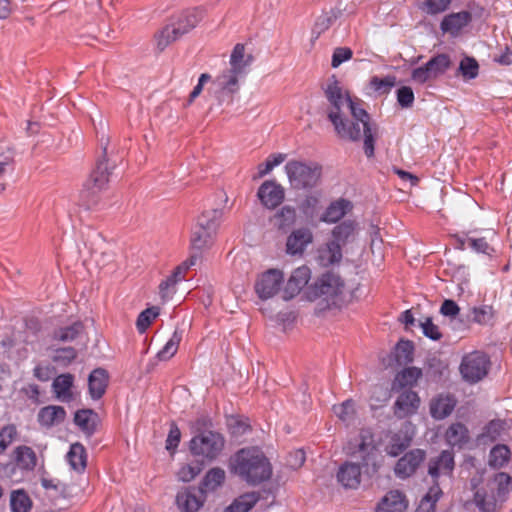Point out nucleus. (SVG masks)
Instances as JSON below:
<instances>
[{"label": "nucleus", "instance_id": "obj_20", "mask_svg": "<svg viewBox=\"0 0 512 512\" xmlns=\"http://www.w3.org/2000/svg\"><path fill=\"white\" fill-rule=\"evenodd\" d=\"M406 508L407 501L404 494L398 490H392L383 497L376 512H404Z\"/></svg>", "mask_w": 512, "mask_h": 512}, {"label": "nucleus", "instance_id": "obj_22", "mask_svg": "<svg viewBox=\"0 0 512 512\" xmlns=\"http://www.w3.org/2000/svg\"><path fill=\"white\" fill-rule=\"evenodd\" d=\"M254 58L252 54L245 53V46L242 43H237L230 55V68L234 72L244 75L248 67L252 64Z\"/></svg>", "mask_w": 512, "mask_h": 512}, {"label": "nucleus", "instance_id": "obj_30", "mask_svg": "<svg viewBox=\"0 0 512 512\" xmlns=\"http://www.w3.org/2000/svg\"><path fill=\"white\" fill-rule=\"evenodd\" d=\"M66 412L63 407L50 405L40 409L38 413V422L42 426L51 427L64 421Z\"/></svg>", "mask_w": 512, "mask_h": 512}, {"label": "nucleus", "instance_id": "obj_18", "mask_svg": "<svg viewBox=\"0 0 512 512\" xmlns=\"http://www.w3.org/2000/svg\"><path fill=\"white\" fill-rule=\"evenodd\" d=\"M470 21L471 14L468 11L451 13L443 18L440 28L444 33H449L455 36L462 28L467 26Z\"/></svg>", "mask_w": 512, "mask_h": 512}, {"label": "nucleus", "instance_id": "obj_15", "mask_svg": "<svg viewBox=\"0 0 512 512\" xmlns=\"http://www.w3.org/2000/svg\"><path fill=\"white\" fill-rule=\"evenodd\" d=\"M241 76V74L228 69L216 78L214 85L220 102L225 100L226 95L229 96L230 101L232 100L231 95L238 91V79Z\"/></svg>", "mask_w": 512, "mask_h": 512}, {"label": "nucleus", "instance_id": "obj_59", "mask_svg": "<svg viewBox=\"0 0 512 512\" xmlns=\"http://www.w3.org/2000/svg\"><path fill=\"white\" fill-rule=\"evenodd\" d=\"M202 470L199 463L183 465L178 471V478L183 482L192 481Z\"/></svg>", "mask_w": 512, "mask_h": 512}, {"label": "nucleus", "instance_id": "obj_27", "mask_svg": "<svg viewBox=\"0 0 512 512\" xmlns=\"http://www.w3.org/2000/svg\"><path fill=\"white\" fill-rule=\"evenodd\" d=\"M506 433V423L502 420H492L484 428L477 440L480 444L487 445L501 439Z\"/></svg>", "mask_w": 512, "mask_h": 512}, {"label": "nucleus", "instance_id": "obj_14", "mask_svg": "<svg viewBox=\"0 0 512 512\" xmlns=\"http://www.w3.org/2000/svg\"><path fill=\"white\" fill-rule=\"evenodd\" d=\"M454 464V455L447 450L442 451L437 457L430 459L428 474L435 482V485L440 476H450L452 474Z\"/></svg>", "mask_w": 512, "mask_h": 512}, {"label": "nucleus", "instance_id": "obj_13", "mask_svg": "<svg viewBox=\"0 0 512 512\" xmlns=\"http://www.w3.org/2000/svg\"><path fill=\"white\" fill-rule=\"evenodd\" d=\"M311 277L310 269L303 265L296 268L287 280L283 290L284 300H290L298 295L301 290L308 284Z\"/></svg>", "mask_w": 512, "mask_h": 512}, {"label": "nucleus", "instance_id": "obj_11", "mask_svg": "<svg viewBox=\"0 0 512 512\" xmlns=\"http://www.w3.org/2000/svg\"><path fill=\"white\" fill-rule=\"evenodd\" d=\"M420 397L410 389L404 390L397 397L393 412L398 419H404L417 413L420 406Z\"/></svg>", "mask_w": 512, "mask_h": 512}, {"label": "nucleus", "instance_id": "obj_3", "mask_svg": "<svg viewBox=\"0 0 512 512\" xmlns=\"http://www.w3.org/2000/svg\"><path fill=\"white\" fill-rule=\"evenodd\" d=\"M201 19L202 11L198 8L189 9L174 16L157 36L159 50L163 51L170 43L191 31Z\"/></svg>", "mask_w": 512, "mask_h": 512}, {"label": "nucleus", "instance_id": "obj_5", "mask_svg": "<svg viewBox=\"0 0 512 512\" xmlns=\"http://www.w3.org/2000/svg\"><path fill=\"white\" fill-rule=\"evenodd\" d=\"M110 168L105 156L99 159L96 163L95 169L91 172L88 179L83 185L81 191V199L87 208H91L98 202V193L104 189L109 181Z\"/></svg>", "mask_w": 512, "mask_h": 512}, {"label": "nucleus", "instance_id": "obj_62", "mask_svg": "<svg viewBox=\"0 0 512 512\" xmlns=\"http://www.w3.org/2000/svg\"><path fill=\"white\" fill-rule=\"evenodd\" d=\"M411 78L418 84H424L430 80L436 79L426 64L413 69Z\"/></svg>", "mask_w": 512, "mask_h": 512}, {"label": "nucleus", "instance_id": "obj_48", "mask_svg": "<svg viewBox=\"0 0 512 512\" xmlns=\"http://www.w3.org/2000/svg\"><path fill=\"white\" fill-rule=\"evenodd\" d=\"M426 65L435 78L444 74L451 66L450 57L447 54H438L432 57Z\"/></svg>", "mask_w": 512, "mask_h": 512}, {"label": "nucleus", "instance_id": "obj_40", "mask_svg": "<svg viewBox=\"0 0 512 512\" xmlns=\"http://www.w3.org/2000/svg\"><path fill=\"white\" fill-rule=\"evenodd\" d=\"M442 491L438 484L433 485L427 494L422 498L415 512H436V502Z\"/></svg>", "mask_w": 512, "mask_h": 512}, {"label": "nucleus", "instance_id": "obj_53", "mask_svg": "<svg viewBox=\"0 0 512 512\" xmlns=\"http://www.w3.org/2000/svg\"><path fill=\"white\" fill-rule=\"evenodd\" d=\"M476 506L483 512H494L496 501L493 496H489L482 490L476 491L474 495Z\"/></svg>", "mask_w": 512, "mask_h": 512}, {"label": "nucleus", "instance_id": "obj_54", "mask_svg": "<svg viewBox=\"0 0 512 512\" xmlns=\"http://www.w3.org/2000/svg\"><path fill=\"white\" fill-rule=\"evenodd\" d=\"M479 65L474 58L465 57L459 65V71L466 79H474L478 75Z\"/></svg>", "mask_w": 512, "mask_h": 512}, {"label": "nucleus", "instance_id": "obj_8", "mask_svg": "<svg viewBox=\"0 0 512 512\" xmlns=\"http://www.w3.org/2000/svg\"><path fill=\"white\" fill-rule=\"evenodd\" d=\"M490 361L487 355L480 351H473L462 358L460 373L469 383H477L488 373Z\"/></svg>", "mask_w": 512, "mask_h": 512}, {"label": "nucleus", "instance_id": "obj_37", "mask_svg": "<svg viewBox=\"0 0 512 512\" xmlns=\"http://www.w3.org/2000/svg\"><path fill=\"white\" fill-rule=\"evenodd\" d=\"M446 440L452 446H462L469 440V433L462 423H454L446 431Z\"/></svg>", "mask_w": 512, "mask_h": 512}, {"label": "nucleus", "instance_id": "obj_50", "mask_svg": "<svg viewBox=\"0 0 512 512\" xmlns=\"http://www.w3.org/2000/svg\"><path fill=\"white\" fill-rule=\"evenodd\" d=\"M225 476V471L222 468H212L206 473L203 485L208 490H215L224 483Z\"/></svg>", "mask_w": 512, "mask_h": 512}, {"label": "nucleus", "instance_id": "obj_58", "mask_svg": "<svg viewBox=\"0 0 512 512\" xmlns=\"http://www.w3.org/2000/svg\"><path fill=\"white\" fill-rule=\"evenodd\" d=\"M472 315L474 322L481 325L488 324L493 317V309L491 306L482 305L480 307L473 308Z\"/></svg>", "mask_w": 512, "mask_h": 512}, {"label": "nucleus", "instance_id": "obj_4", "mask_svg": "<svg viewBox=\"0 0 512 512\" xmlns=\"http://www.w3.org/2000/svg\"><path fill=\"white\" fill-rule=\"evenodd\" d=\"M285 172L292 188L308 189L319 183L322 167L316 162L292 160L286 163Z\"/></svg>", "mask_w": 512, "mask_h": 512}, {"label": "nucleus", "instance_id": "obj_32", "mask_svg": "<svg viewBox=\"0 0 512 512\" xmlns=\"http://www.w3.org/2000/svg\"><path fill=\"white\" fill-rule=\"evenodd\" d=\"M260 495L257 492H248L237 497L224 512H249L259 501Z\"/></svg>", "mask_w": 512, "mask_h": 512}, {"label": "nucleus", "instance_id": "obj_31", "mask_svg": "<svg viewBox=\"0 0 512 512\" xmlns=\"http://www.w3.org/2000/svg\"><path fill=\"white\" fill-rule=\"evenodd\" d=\"M16 465L22 470H33L37 464V457L32 448L22 445L13 451Z\"/></svg>", "mask_w": 512, "mask_h": 512}, {"label": "nucleus", "instance_id": "obj_63", "mask_svg": "<svg viewBox=\"0 0 512 512\" xmlns=\"http://www.w3.org/2000/svg\"><path fill=\"white\" fill-rule=\"evenodd\" d=\"M353 52L348 47H338L334 50L332 55L331 65L333 68H337L343 62L348 61L352 58Z\"/></svg>", "mask_w": 512, "mask_h": 512}, {"label": "nucleus", "instance_id": "obj_51", "mask_svg": "<svg viewBox=\"0 0 512 512\" xmlns=\"http://www.w3.org/2000/svg\"><path fill=\"white\" fill-rule=\"evenodd\" d=\"M17 436L18 430L14 424L4 425L0 429V455L16 440Z\"/></svg>", "mask_w": 512, "mask_h": 512}, {"label": "nucleus", "instance_id": "obj_36", "mask_svg": "<svg viewBox=\"0 0 512 512\" xmlns=\"http://www.w3.org/2000/svg\"><path fill=\"white\" fill-rule=\"evenodd\" d=\"M422 376L421 369L417 367H408L399 372L394 381V389L412 387Z\"/></svg>", "mask_w": 512, "mask_h": 512}, {"label": "nucleus", "instance_id": "obj_28", "mask_svg": "<svg viewBox=\"0 0 512 512\" xmlns=\"http://www.w3.org/2000/svg\"><path fill=\"white\" fill-rule=\"evenodd\" d=\"M108 375L104 369L93 370L88 378L89 393L93 399H100L106 391Z\"/></svg>", "mask_w": 512, "mask_h": 512}, {"label": "nucleus", "instance_id": "obj_61", "mask_svg": "<svg viewBox=\"0 0 512 512\" xmlns=\"http://www.w3.org/2000/svg\"><path fill=\"white\" fill-rule=\"evenodd\" d=\"M414 99L411 87L402 86L397 90V101L402 108H410L414 103Z\"/></svg>", "mask_w": 512, "mask_h": 512}, {"label": "nucleus", "instance_id": "obj_26", "mask_svg": "<svg viewBox=\"0 0 512 512\" xmlns=\"http://www.w3.org/2000/svg\"><path fill=\"white\" fill-rule=\"evenodd\" d=\"M351 208L350 201L346 199H338L332 202L320 217V221L332 224L341 220Z\"/></svg>", "mask_w": 512, "mask_h": 512}, {"label": "nucleus", "instance_id": "obj_17", "mask_svg": "<svg viewBox=\"0 0 512 512\" xmlns=\"http://www.w3.org/2000/svg\"><path fill=\"white\" fill-rule=\"evenodd\" d=\"M342 247L337 241L329 240L317 249L316 260L322 267L339 264L342 260Z\"/></svg>", "mask_w": 512, "mask_h": 512}, {"label": "nucleus", "instance_id": "obj_55", "mask_svg": "<svg viewBox=\"0 0 512 512\" xmlns=\"http://www.w3.org/2000/svg\"><path fill=\"white\" fill-rule=\"evenodd\" d=\"M472 248L474 251L484 254H489L490 246L485 238H466L460 242V248Z\"/></svg>", "mask_w": 512, "mask_h": 512}, {"label": "nucleus", "instance_id": "obj_64", "mask_svg": "<svg viewBox=\"0 0 512 512\" xmlns=\"http://www.w3.org/2000/svg\"><path fill=\"white\" fill-rule=\"evenodd\" d=\"M421 328H422L423 334L432 340H439L442 336L439 331L438 326H436L430 318H426L421 323Z\"/></svg>", "mask_w": 512, "mask_h": 512}, {"label": "nucleus", "instance_id": "obj_23", "mask_svg": "<svg viewBox=\"0 0 512 512\" xmlns=\"http://www.w3.org/2000/svg\"><path fill=\"white\" fill-rule=\"evenodd\" d=\"M456 406V400L451 395H439L430 404V413L434 419L442 420L449 416Z\"/></svg>", "mask_w": 512, "mask_h": 512}, {"label": "nucleus", "instance_id": "obj_39", "mask_svg": "<svg viewBox=\"0 0 512 512\" xmlns=\"http://www.w3.org/2000/svg\"><path fill=\"white\" fill-rule=\"evenodd\" d=\"M221 213L218 210L203 212L197 219L195 225L215 234L220 223Z\"/></svg>", "mask_w": 512, "mask_h": 512}, {"label": "nucleus", "instance_id": "obj_41", "mask_svg": "<svg viewBox=\"0 0 512 512\" xmlns=\"http://www.w3.org/2000/svg\"><path fill=\"white\" fill-rule=\"evenodd\" d=\"M410 445V439L394 433L391 435L389 442L385 446V452L392 457L400 455Z\"/></svg>", "mask_w": 512, "mask_h": 512}, {"label": "nucleus", "instance_id": "obj_44", "mask_svg": "<svg viewBox=\"0 0 512 512\" xmlns=\"http://www.w3.org/2000/svg\"><path fill=\"white\" fill-rule=\"evenodd\" d=\"M181 340L182 332L179 330H175L170 339L164 345V347L157 353L158 359L165 361L173 357L178 350Z\"/></svg>", "mask_w": 512, "mask_h": 512}, {"label": "nucleus", "instance_id": "obj_6", "mask_svg": "<svg viewBox=\"0 0 512 512\" xmlns=\"http://www.w3.org/2000/svg\"><path fill=\"white\" fill-rule=\"evenodd\" d=\"M224 445L225 439L220 433L206 431L191 439L190 451L195 456L212 461L221 454Z\"/></svg>", "mask_w": 512, "mask_h": 512}, {"label": "nucleus", "instance_id": "obj_1", "mask_svg": "<svg viewBox=\"0 0 512 512\" xmlns=\"http://www.w3.org/2000/svg\"><path fill=\"white\" fill-rule=\"evenodd\" d=\"M325 96L329 102L327 116L337 135L351 141H359L363 137L365 154L373 156L376 125L371 122L362 102L352 100L334 76L327 82Z\"/></svg>", "mask_w": 512, "mask_h": 512}, {"label": "nucleus", "instance_id": "obj_34", "mask_svg": "<svg viewBox=\"0 0 512 512\" xmlns=\"http://www.w3.org/2000/svg\"><path fill=\"white\" fill-rule=\"evenodd\" d=\"M67 460L71 468L77 472H82L86 468V451L82 444L74 443L67 453Z\"/></svg>", "mask_w": 512, "mask_h": 512}, {"label": "nucleus", "instance_id": "obj_33", "mask_svg": "<svg viewBox=\"0 0 512 512\" xmlns=\"http://www.w3.org/2000/svg\"><path fill=\"white\" fill-rule=\"evenodd\" d=\"M511 458V452L507 445L497 444L489 453L488 464L494 469H500L508 464Z\"/></svg>", "mask_w": 512, "mask_h": 512}, {"label": "nucleus", "instance_id": "obj_47", "mask_svg": "<svg viewBox=\"0 0 512 512\" xmlns=\"http://www.w3.org/2000/svg\"><path fill=\"white\" fill-rule=\"evenodd\" d=\"M414 345L412 341L400 340L395 347V358L398 364H408L413 360Z\"/></svg>", "mask_w": 512, "mask_h": 512}, {"label": "nucleus", "instance_id": "obj_24", "mask_svg": "<svg viewBox=\"0 0 512 512\" xmlns=\"http://www.w3.org/2000/svg\"><path fill=\"white\" fill-rule=\"evenodd\" d=\"M74 382V376L70 373H65L57 376L53 383L52 389L58 400L62 402H70L73 400L72 386Z\"/></svg>", "mask_w": 512, "mask_h": 512}, {"label": "nucleus", "instance_id": "obj_46", "mask_svg": "<svg viewBox=\"0 0 512 512\" xmlns=\"http://www.w3.org/2000/svg\"><path fill=\"white\" fill-rule=\"evenodd\" d=\"M159 307L152 306L143 310L136 320V327L139 333L143 334L146 332L152 322L159 316Z\"/></svg>", "mask_w": 512, "mask_h": 512}, {"label": "nucleus", "instance_id": "obj_35", "mask_svg": "<svg viewBox=\"0 0 512 512\" xmlns=\"http://www.w3.org/2000/svg\"><path fill=\"white\" fill-rule=\"evenodd\" d=\"M273 221L279 230H287L296 222V209L290 205L283 206L275 213Z\"/></svg>", "mask_w": 512, "mask_h": 512}, {"label": "nucleus", "instance_id": "obj_43", "mask_svg": "<svg viewBox=\"0 0 512 512\" xmlns=\"http://www.w3.org/2000/svg\"><path fill=\"white\" fill-rule=\"evenodd\" d=\"M214 234L195 225L191 234V246L194 251L200 252L209 246Z\"/></svg>", "mask_w": 512, "mask_h": 512}, {"label": "nucleus", "instance_id": "obj_56", "mask_svg": "<svg viewBox=\"0 0 512 512\" xmlns=\"http://www.w3.org/2000/svg\"><path fill=\"white\" fill-rule=\"evenodd\" d=\"M76 356L77 352L73 347H65L56 349L52 359L54 362L66 366L70 364Z\"/></svg>", "mask_w": 512, "mask_h": 512}, {"label": "nucleus", "instance_id": "obj_21", "mask_svg": "<svg viewBox=\"0 0 512 512\" xmlns=\"http://www.w3.org/2000/svg\"><path fill=\"white\" fill-rule=\"evenodd\" d=\"M344 283L339 275L328 272L322 275L317 283L318 291L328 298L337 296L342 292Z\"/></svg>", "mask_w": 512, "mask_h": 512}, {"label": "nucleus", "instance_id": "obj_38", "mask_svg": "<svg viewBox=\"0 0 512 512\" xmlns=\"http://www.w3.org/2000/svg\"><path fill=\"white\" fill-rule=\"evenodd\" d=\"M97 414L91 409L79 410L75 413L74 422L83 431L92 433L95 430Z\"/></svg>", "mask_w": 512, "mask_h": 512}, {"label": "nucleus", "instance_id": "obj_12", "mask_svg": "<svg viewBox=\"0 0 512 512\" xmlns=\"http://www.w3.org/2000/svg\"><path fill=\"white\" fill-rule=\"evenodd\" d=\"M426 453L422 449H413L401 457L394 468L397 477L405 479L413 475L424 461Z\"/></svg>", "mask_w": 512, "mask_h": 512}, {"label": "nucleus", "instance_id": "obj_60", "mask_svg": "<svg viewBox=\"0 0 512 512\" xmlns=\"http://www.w3.org/2000/svg\"><path fill=\"white\" fill-rule=\"evenodd\" d=\"M451 2L452 0H426L423 4V10L428 14L436 15L446 11Z\"/></svg>", "mask_w": 512, "mask_h": 512}, {"label": "nucleus", "instance_id": "obj_29", "mask_svg": "<svg viewBox=\"0 0 512 512\" xmlns=\"http://www.w3.org/2000/svg\"><path fill=\"white\" fill-rule=\"evenodd\" d=\"M357 224L353 220H345L340 224L336 225L332 231L331 236L333 241H337L338 245L343 247L349 241L354 239L356 233Z\"/></svg>", "mask_w": 512, "mask_h": 512}, {"label": "nucleus", "instance_id": "obj_9", "mask_svg": "<svg viewBox=\"0 0 512 512\" xmlns=\"http://www.w3.org/2000/svg\"><path fill=\"white\" fill-rule=\"evenodd\" d=\"M284 284V273L276 268L268 269L258 275L255 281V292L262 300L274 297Z\"/></svg>", "mask_w": 512, "mask_h": 512}, {"label": "nucleus", "instance_id": "obj_19", "mask_svg": "<svg viewBox=\"0 0 512 512\" xmlns=\"http://www.w3.org/2000/svg\"><path fill=\"white\" fill-rule=\"evenodd\" d=\"M176 503L182 512H196L203 505L202 493L196 489H186L177 494Z\"/></svg>", "mask_w": 512, "mask_h": 512}, {"label": "nucleus", "instance_id": "obj_10", "mask_svg": "<svg viewBox=\"0 0 512 512\" xmlns=\"http://www.w3.org/2000/svg\"><path fill=\"white\" fill-rule=\"evenodd\" d=\"M257 196L264 207L275 209L283 202L285 191L276 181L267 180L259 187Z\"/></svg>", "mask_w": 512, "mask_h": 512}, {"label": "nucleus", "instance_id": "obj_57", "mask_svg": "<svg viewBox=\"0 0 512 512\" xmlns=\"http://www.w3.org/2000/svg\"><path fill=\"white\" fill-rule=\"evenodd\" d=\"M371 87L380 93H387L396 84L395 76H386L379 78L374 76L370 81Z\"/></svg>", "mask_w": 512, "mask_h": 512}, {"label": "nucleus", "instance_id": "obj_45", "mask_svg": "<svg viewBox=\"0 0 512 512\" xmlns=\"http://www.w3.org/2000/svg\"><path fill=\"white\" fill-rule=\"evenodd\" d=\"M10 505L12 512H29L32 502L23 490H16L11 493Z\"/></svg>", "mask_w": 512, "mask_h": 512}, {"label": "nucleus", "instance_id": "obj_52", "mask_svg": "<svg viewBox=\"0 0 512 512\" xmlns=\"http://www.w3.org/2000/svg\"><path fill=\"white\" fill-rule=\"evenodd\" d=\"M333 411L340 420L349 423L355 415V404L352 400H346L339 405H334Z\"/></svg>", "mask_w": 512, "mask_h": 512}, {"label": "nucleus", "instance_id": "obj_42", "mask_svg": "<svg viewBox=\"0 0 512 512\" xmlns=\"http://www.w3.org/2000/svg\"><path fill=\"white\" fill-rule=\"evenodd\" d=\"M83 332V324L79 321L70 326L62 327L54 331L53 338L61 342H71Z\"/></svg>", "mask_w": 512, "mask_h": 512}, {"label": "nucleus", "instance_id": "obj_7", "mask_svg": "<svg viewBox=\"0 0 512 512\" xmlns=\"http://www.w3.org/2000/svg\"><path fill=\"white\" fill-rule=\"evenodd\" d=\"M353 454L361 460L367 473H375L379 466V450L370 429H362L359 433L357 449Z\"/></svg>", "mask_w": 512, "mask_h": 512}, {"label": "nucleus", "instance_id": "obj_16", "mask_svg": "<svg viewBox=\"0 0 512 512\" xmlns=\"http://www.w3.org/2000/svg\"><path fill=\"white\" fill-rule=\"evenodd\" d=\"M313 242V234L308 228L294 230L287 238L286 252L289 255H302Z\"/></svg>", "mask_w": 512, "mask_h": 512}, {"label": "nucleus", "instance_id": "obj_25", "mask_svg": "<svg viewBox=\"0 0 512 512\" xmlns=\"http://www.w3.org/2000/svg\"><path fill=\"white\" fill-rule=\"evenodd\" d=\"M360 466L346 462L340 466L337 473L338 481L346 488H356L360 484Z\"/></svg>", "mask_w": 512, "mask_h": 512}, {"label": "nucleus", "instance_id": "obj_49", "mask_svg": "<svg viewBox=\"0 0 512 512\" xmlns=\"http://www.w3.org/2000/svg\"><path fill=\"white\" fill-rule=\"evenodd\" d=\"M337 19V14L334 11L325 12L321 14L315 21L312 29V35L317 39L323 32L328 30L333 22Z\"/></svg>", "mask_w": 512, "mask_h": 512}, {"label": "nucleus", "instance_id": "obj_2", "mask_svg": "<svg viewBox=\"0 0 512 512\" xmlns=\"http://www.w3.org/2000/svg\"><path fill=\"white\" fill-rule=\"evenodd\" d=\"M231 470L252 484L269 479L272 473L268 459L255 447L239 450L232 459Z\"/></svg>", "mask_w": 512, "mask_h": 512}]
</instances>
